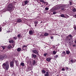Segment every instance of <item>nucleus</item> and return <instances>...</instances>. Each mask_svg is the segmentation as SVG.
<instances>
[{
  "instance_id": "nucleus-1",
  "label": "nucleus",
  "mask_w": 76,
  "mask_h": 76,
  "mask_svg": "<svg viewBox=\"0 0 76 76\" xmlns=\"http://www.w3.org/2000/svg\"><path fill=\"white\" fill-rule=\"evenodd\" d=\"M2 66L4 69H5L6 70H8L9 68V62L7 61L5 63H4Z\"/></svg>"
},
{
  "instance_id": "nucleus-2",
  "label": "nucleus",
  "mask_w": 76,
  "mask_h": 76,
  "mask_svg": "<svg viewBox=\"0 0 76 76\" xmlns=\"http://www.w3.org/2000/svg\"><path fill=\"white\" fill-rule=\"evenodd\" d=\"M72 37V36L71 34H69L66 37L65 40L68 41L69 44H71V42L72 43V42H73L74 40L73 39H71Z\"/></svg>"
},
{
  "instance_id": "nucleus-3",
  "label": "nucleus",
  "mask_w": 76,
  "mask_h": 76,
  "mask_svg": "<svg viewBox=\"0 0 76 76\" xmlns=\"http://www.w3.org/2000/svg\"><path fill=\"white\" fill-rule=\"evenodd\" d=\"M15 6H13V4L10 3L7 6V11H12V9H13V8H15Z\"/></svg>"
},
{
  "instance_id": "nucleus-4",
  "label": "nucleus",
  "mask_w": 76,
  "mask_h": 76,
  "mask_svg": "<svg viewBox=\"0 0 76 76\" xmlns=\"http://www.w3.org/2000/svg\"><path fill=\"white\" fill-rule=\"evenodd\" d=\"M61 9V10L62 11H64L66 10V9L65 7H64V5L63 4H60L58 5L57 7H56V9Z\"/></svg>"
},
{
  "instance_id": "nucleus-5",
  "label": "nucleus",
  "mask_w": 76,
  "mask_h": 76,
  "mask_svg": "<svg viewBox=\"0 0 76 76\" xmlns=\"http://www.w3.org/2000/svg\"><path fill=\"white\" fill-rule=\"evenodd\" d=\"M6 58H7V56L3 54L0 56V60H3L4 58L6 59Z\"/></svg>"
},
{
  "instance_id": "nucleus-6",
  "label": "nucleus",
  "mask_w": 76,
  "mask_h": 76,
  "mask_svg": "<svg viewBox=\"0 0 76 76\" xmlns=\"http://www.w3.org/2000/svg\"><path fill=\"white\" fill-rule=\"evenodd\" d=\"M33 53H34V54H37V56H39V53H38V51L37 50H33L32 51Z\"/></svg>"
},
{
  "instance_id": "nucleus-7",
  "label": "nucleus",
  "mask_w": 76,
  "mask_h": 76,
  "mask_svg": "<svg viewBox=\"0 0 76 76\" xmlns=\"http://www.w3.org/2000/svg\"><path fill=\"white\" fill-rule=\"evenodd\" d=\"M27 46H28V45H23L22 48L23 49V50H26V49L28 48Z\"/></svg>"
},
{
  "instance_id": "nucleus-8",
  "label": "nucleus",
  "mask_w": 76,
  "mask_h": 76,
  "mask_svg": "<svg viewBox=\"0 0 76 76\" xmlns=\"http://www.w3.org/2000/svg\"><path fill=\"white\" fill-rule=\"evenodd\" d=\"M28 3V1L27 0H26L24 2H23L22 5L23 6H24L27 4Z\"/></svg>"
},
{
  "instance_id": "nucleus-9",
  "label": "nucleus",
  "mask_w": 76,
  "mask_h": 76,
  "mask_svg": "<svg viewBox=\"0 0 76 76\" xmlns=\"http://www.w3.org/2000/svg\"><path fill=\"white\" fill-rule=\"evenodd\" d=\"M10 64L11 67H13L14 66V62L13 61L10 62Z\"/></svg>"
},
{
  "instance_id": "nucleus-10",
  "label": "nucleus",
  "mask_w": 76,
  "mask_h": 76,
  "mask_svg": "<svg viewBox=\"0 0 76 76\" xmlns=\"http://www.w3.org/2000/svg\"><path fill=\"white\" fill-rule=\"evenodd\" d=\"M14 45H13L12 47V45H10L7 47V48H8V49H10V48H13V47H14Z\"/></svg>"
},
{
  "instance_id": "nucleus-11",
  "label": "nucleus",
  "mask_w": 76,
  "mask_h": 76,
  "mask_svg": "<svg viewBox=\"0 0 76 76\" xmlns=\"http://www.w3.org/2000/svg\"><path fill=\"white\" fill-rule=\"evenodd\" d=\"M9 42L10 43H13V42H14V41L12 39L10 38V39H9Z\"/></svg>"
},
{
  "instance_id": "nucleus-12",
  "label": "nucleus",
  "mask_w": 76,
  "mask_h": 76,
  "mask_svg": "<svg viewBox=\"0 0 76 76\" xmlns=\"http://www.w3.org/2000/svg\"><path fill=\"white\" fill-rule=\"evenodd\" d=\"M64 6L65 8H68L69 7V5L65 4L64 5Z\"/></svg>"
},
{
  "instance_id": "nucleus-13",
  "label": "nucleus",
  "mask_w": 76,
  "mask_h": 76,
  "mask_svg": "<svg viewBox=\"0 0 76 76\" xmlns=\"http://www.w3.org/2000/svg\"><path fill=\"white\" fill-rule=\"evenodd\" d=\"M17 22H18L19 23H20V22H22V20L20 19H18L17 20Z\"/></svg>"
},
{
  "instance_id": "nucleus-14",
  "label": "nucleus",
  "mask_w": 76,
  "mask_h": 76,
  "mask_svg": "<svg viewBox=\"0 0 76 76\" xmlns=\"http://www.w3.org/2000/svg\"><path fill=\"white\" fill-rule=\"evenodd\" d=\"M38 21H36L34 22V24H35V26L36 27H37V24H38Z\"/></svg>"
},
{
  "instance_id": "nucleus-15",
  "label": "nucleus",
  "mask_w": 76,
  "mask_h": 76,
  "mask_svg": "<svg viewBox=\"0 0 76 76\" xmlns=\"http://www.w3.org/2000/svg\"><path fill=\"white\" fill-rule=\"evenodd\" d=\"M69 5L70 6H72V4H73V1L72 0H70L69 2Z\"/></svg>"
},
{
  "instance_id": "nucleus-16",
  "label": "nucleus",
  "mask_w": 76,
  "mask_h": 76,
  "mask_svg": "<svg viewBox=\"0 0 76 76\" xmlns=\"http://www.w3.org/2000/svg\"><path fill=\"white\" fill-rule=\"evenodd\" d=\"M29 34H30V35H32L33 34V31L31 30L29 31Z\"/></svg>"
},
{
  "instance_id": "nucleus-17",
  "label": "nucleus",
  "mask_w": 76,
  "mask_h": 76,
  "mask_svg": "<svg viewBox=\"0 0 76 76\" xmlns=\"http://www.w3.org/2000/svg\"><path fill=\"white\" fill-rule=\"evenodd\" d=\"M32 61L33 62V64H34V65H35V63H36V61H35V60H32Z\"/></svg>"
},
{
  "instance_id": "nucleus-18",
  "label": "nucleus",
  "mask_w": 76,
  "mask_h": 76,
  "mask_svg": "<svg viewBox=\"0 0 76 76\" xmlns=\"http://www.w3.org/2000/svg\"><path fill=\"white\" fill-rule=\"evenodd\" d=\"M45 76H49V74H48V72L47 71L46 73L45 74Z\"/></svg>"
},
{
  "instance_id": "nucleus-19",
  "label": "nucleus",
  "mask_w": 76,
  "mask_h": 76,
  "mask_svg": "<svg viewBox=\"0 0 76 76\" xmlns=\"http://www.w3.org/2000/svg\"><path fill=\"white\" fill-rule=\"evenodd\" d=\"M51 59L50 58H48L46 59V61L48 62H49L51 60Z\"/></svg>"
},
{
  "instance_id": "nucleus-20",
  "label": "nucleus",
  "mask_w": 76,
  "mask_h": 76,
  "mask_svg": "<svg viewBox=\"0 0 76 76\" xmlns=\"http://www.w3.org/2000/svg\"><path fill=\"white\" fill-rule=\"evenodd\" d=\"M32 56H33V57L34 58H35L36 57H37V55H36L34 54H32Z\"/></svg>"
},
{
  "instance_id": "nucleus-21",
  "label": "nucleus",
  "mask_w": 76,
  "mask_h": 76,
  "mask_svg": "<svg viewBox=\"0 0 76 76\" xmlns=\"http://www.w3.org/2000/svg\"><path fill=\"white\" fill-rule=\"evenodd\" d=\"M20 65L22 66H25V64L23 62L21 63Z\"/></svg>"
},
{
  "instance_id": "nucleus-22",
  "label": "nucleus",
  "mask_w": 76,
  "mask_h": 76,
  "mask_svg": "<svg viewBox=\"0 0 76 76\" xmlns=\"http://www.w3.org/2000/svg\"><path fill=\"white\" fill-rule=\"evenodd\" d=\"M39 1L40 2H42L43 3H44V4L45 3V2L44 0H39Z\"/></svg>"
},
{
  "instance_id": "nucleus-23",
  "label": "nucleus",
  "mask_w": 76,
  "mask_h": 76,
  "mask_svg": "<svg viewBox=\"0 0 76 76\" xmlns=\"http://www.w3.org/2000/svg\"><path fill=\"white\" fill-rule=\"evenodd\" d=\"M45 72H46V71L44 69H43L42 71V73H45Z\"/></svg>"
},
{
  "instance_id": "nucleus-24",
  "label": "nucleus",
  "mask_w": 76,
  "mask_h": 76,
  "mask_svg": "<svg viewBox=\"0 0 76 76\" xmlns=\"http://www.w3.org/2000/svg\"><path fill=\"white\" fill-rule=\"evenodd\" d=\"M17 51H21V48H18L17 49Z\"/></svg>"
},
{
  "instance_id": "nucleus-25",
  "label": "nucleus",
  "mask_w": 76,
  "mask_h": 76,
  "mask_svg": "<svg viewBox=\"0 0 76 76\" xmlns=\"http://www.w3.org/2000/svg\"><path fill=\"white\" fill-rule=\"evenodd\" d=\"M66 53L67 54H70V52L69 51L67 50L66 51Z\"/></svg>"
},
{
  "instance_id": "nucleus-26",
  "label": "nucleus",
  "mask_w": 76,
  "mask_h": 76,
  "mask_svg": "<svg viewBox=\"0 0 76 76\" xmlns=\"http://www.w3.org/2000/svg\"><path fill=\"white\" fill-rule=\"evenodd\" d=\"M45 36H48V33H45L44 34Z\"/></svg>"
},
{
  "instance_id": "nucleus-27",
  "label": "nucleus",
  "mask_w": 76,
  "mask_h": 76,
  "mask_svg": "<svg viewBox=\"0 0 76 76\" xmlns=\"http://www.w3.org/2000/svg\"><path fill=\"white\" fill-rule=\"evenodd\" d=\"M17 37L18 38H20V37H21V35H20V34H19L17 36Z\"/></svg>"
},
{
  "instance_id": "nucleus-28",
  "label": "nucleus",
  "mask_w": 76,
  "mask_h": 76,
  "mask_svg": "<svg viewBox=\"0 0 76 76\" xmlns=\"http://www.w3.org/2000/svg\"><path fill=\"white\" fill-rule=\"evenodd\" d=\"M48 54L47 53H45L44 54V57H47V55Z\"/></svg>"
},
{
  "instance_id": "nucleus-29",
  "label": "nucleus",
  "mask_w": 76,
  "mask_h": 76,
  "mask_svg": "<svg viewBox=\"0 0 76 76\" xmlns=\"http://www.w3.org/2000/svg\"><path fill=\"white\" fill-rule=\"evenodd\" d=\"M61 17H62V18H64V14H61Z\"/></svg>"
},
{
  "instance_id": "nucleus-30",
  "label": "nucleus",
  "mask_w": 76,
  "mask_h": 76,
  "mask_svg": "<svg viewBox=\"0 0 76 76\" xmlns=\"http://www.w3.org/2000/svg\"><path fill=\"white\" fill-rule=\"evenodd\" d=\"M13 39L15 40H16V39H17V37H13Z\"/></svg>"
},
{
  "instance_id": "nucleus-31",
  "label": "nucleus",
  "mask_w": 76,
  "mask_h": 76,
  "mask_svg": "<svg viewBox=\"0 0 76 76\" xmlns=\"http://www.w3.org/2000/svg\"><path fill=\"white\" fill-rule=\"evenodd\" d=\"M62 54H64V55H65V54H66V52H65V51H64L62 52Z\"/></svg>"
},
{
  "instance_id": "nucleus-32",
  "label": "nucleus",
  "mask_w": 76,
  "mask_h": 76,
  "mask_svg": "<svg viewBox=\"0 0 76 76\" xmlns=\"http://www.w3.org/2000/svg\"><path fill=\"white\" fill-rule=\"evenodd\" d=\"M53 54H56V52L55 51H53Z\"/></svg>"
},
{
  "instance_id": "nucleus-33",
  "label": "nucleus",
  "mask_w": 76,
  "mask_h": 76,
  "mask_svg": "<svg viewBox=\"0 0 76 76\" xmlns=\"http://www.w3.org/2000/svg\"><path fill=\"white\" fill-rule=\"evenodd\" d=\"M72 11L74 12H76V9L75 8H73L72 10Z\"/></svg>"
},
{
  "instance_id": "nucleus-34",
  "label": "nucleus",
  "mask_w": 76,
  "mask_h": 76,
  "mask_svg": "<svg viewBox=\"0 0 76 76\" xmlns=\"http://www.w3.org/2000/svg\"><path fill=\"white\" fill-rule=\"evenodd\" d=\"M56 11H53V15H55V14H56Z\"/></svg>"
},
{
  "instance_id": "nucleus-35",
  "label": "nucleus",
  "mask_w": 76,
  "mask_h": 76,
  "mask_svg": "<svg viewBox=\"0 0 76 76\" xmlns=\"http://www.w3.org/2000/svg\"><path fill=\"white\" fill-rule=\"evenodd\" d=\"M49 9V8H48V7H46L45 8V10H48Z\"/></svg>"
},
{
  "instance_id": "nucleus-36",
  "label": "nucleus",
  "mask_w": 76,
  "mask_h": 76,
  "mask_svg": "<svg viewBox=\"0 0 76 76\" xmlns=\"http://www.w3.org/2000/svg\"><path fill=\"white\" fill-rule=\"evenodd\" d=\"M2 47L3 48V50H4V49H5V47L4 46H2Z\"/></svg>"
},
{
  "instance_id": "nucleus-37",
  "label": "nucleus",
  "mask_w": 76,
  "mask_h": 76,
  "mask_svg": "<svg viewBox=\"0 0 76 76\" xmlns=\"http://www.w3.org/2000/svg\"><path fill=\"white\" fill-rule=\"evenodd\" d=\"M48 32L49 33H51V31L50 30H49L48 31Z\"/></svg>"
},
{
  "instance_id": "nucleus-38",
  "label": "nucleus",
  "mask_w": 76,
  "mask_h": 76,
  "mask_svg": "<svg viewBox=\"0 0 76 76\" xmlns=\"http://www.w3.org/2000/svg\"><path fill=\"white\" fill-rule=\"evenodd\" d=\"M55 58H57L58 57V55H56L55 56Z\"/></svg>"
},
{
  "instance_id": "nucleus-39",
  "label": "nucleus",
  "mask_w": 76,
  "mask_h": 76,
  "mask_svg": "<svg viewBox=\"0 0 76 76\" xmlns=\"http://www.w3.org/2000/svg\"><path fill=\"white\" fill-rule=\"evenodd\" d=\"M70 61L71 62H72V63H73V60H71Z\"/></svg>"
},
{
  "instance_id": "nucleus-40",
  "label": "nucleus",
  "mask_w": 76,
  "mask_h": 76,
  "mask_svg": "<svg viewBox=\"0 0 76 76\" xmlns=\"http://www.w3.org/2000/svg\"><path fill=\"white\" fill-rule=\"evenodd\" d=\"M29 63L30 64H31V63H32V61H30Z\"/></svg>"
},
{
  "instance_id": "nucleus-41",
  "label": "nucleus",
  "mask_w": 76,
  "mask_h": 76,
  "mask_svg": "<svg viewBox=\"0 0 76 76\" xmlns=\"http://www.w3.org/2000/svg\"><path fill=\"white\" fill-rule=\"evenodd\" d=\"M73 61V63H75V62H76V59H74Z\"/></svg>"
},
{
  "instance_id": "nucleus-42",
  "label": "nucleus",
  "mask_w": 76,
  "mask_h": 76,
  "mask_svg": "<svg viewBox=\"0 0 76 76\" xmlns=\"http://www.w3.org/2000/svg\"><path fill=\"white\" fill-rule=\"evenodd\" d=\"M66 69L67 70H68V69H69V67H66Z\"/></svg>"
},
{
  "instance_id": "nucleus-43",
  "label": "nucleus",
  "mask_w": 76,
  "mask_h": 76,
  "mask_svg": "<svg viewBox=\"0 0 76 76\" xmlns=\"http://www.w3.org/2000/svg\"><path fill=\"white\" fill-rule=\"evenodd\" d=\"M10 32V31H7V33H9Z\"/></svg>"
},
{
  "instance_id": "nucleus-44",
  "label": "nucleus",
  "mask_w": 76,
  "mask_h": 76,
  "mask_svg": "<svg viewBox=\"0 0 76 76\" xmlns=\"http://www.w3.org/2000/svg\"><path fill=\"white\" fill-rule=\"evenodd\" d=\"M3 24H4V25H3V26H4V25H6V23H3Z\"/></svg>"
},
{
  "instance_id": "nucleus-45",
  "label": "nucleus",
  "mask_w": 76,
  "mask_h": 76,
  "mask_svg": "<svg viewBox=\"0 0 76 76\" xmlns=\"http://www.w3.org/2000/svg\"><path fill=\"white\" fill-rule=\"evenodd\" d=\"M62 71H64V69L62 68Z\"/></svg>"
},
{
  "instance_id": "nucleus-46",
  "label": "nucleus",
  "mask_w": 76,
  "mask_h": 76,
  "mask_svg": "<svg viewBox=\"0 0 76 76\" xmlns=\"http://www.w3.org/2000/svg\"><path fill=\"white\" fill-rule=\"evenodd\" d=\"M51 39H53V37H50Z\"/></svg>"
},
{
  "instance_id": "nucleus-47",
  "label": "nucleus",
  "mask_w": 76,
  "mask_h": 76,
  "mask_svg": "<svg viewBox=\"0 0 76 76\" xmlns=\"http://www.w3.org/2000/svg\"><path fill=\"white\" fill-rule=\"evenodd\" d=\"M72 46H73V47H75V46H76V45H72Z\"/></svg>"
},
{
  "instance_id": "nucleus-48",
  "label": "nucleus",
  "mask_w": 76,
  "mask_h": 76,
  "mask_svg": "<svg viewBox=\"0 0 76 76\" xmlns=\"http://www.w3.org/2000/svg\"><path fill=\"white\" fill-rule=\"evenodd\" d=\"M1 27H0V31H1Z\"/></svg>"
},
{
  "instance_id": "nucleus-49",
  "label": "nucleus",
  "mask_w": 76,
  "mask_h": 76,
  "mask_svg": "<svg viewBox=\"0 0 76 76\" xmlns=\"http://www.w3.org/2000/svg\"><path fill=\"white\" fill-rule=\"evenodd\" d=\"M75 17L76 18V14L75 15Z\"/></svg>"
},
{
  "instance_id": "nucleus-50",
  "label": "nucleus",
  "mask_w": 76,
  "mask_h": 76,
  "mask_svg": "<svg viewBox=\"0 0 76 76\" xmlns=\"http://www.w3.org/2000/svg\"><path fill=\"white\" fill-rule=\"evenodd\" d=\"M41 23H42V21H41Z\"/></svg>"
},
{
  "instance_id": "nucleus-51",
  "label": "nucleus",
  "mask_w": 76,
  "mask_h": 76,
  "mask_svg": "<svg viewBox=\"0 0 76 76\" xmlns=\"http://www.w3.org/2000/svg\"><path fill=\"white\" fill-rule=\"evenodd\" d=\"M42 6H42H42H41V7H42Z\"/></svg>"
},
{
  "instance_id": "nucleus-52",
  "label": "nucleus",
  "mask_w": 76,
  "mask_h": 76,
  "mask_svg": "<svg viewBox=\"0 0 76 76\" xmlns=\"http://www.w3.org/2000/svg\"><path fill=\"white\" fill-rule=\"evenodd\" d=\"M21 51H23V50H22Z\"/></svg>"
}]
</instances>
